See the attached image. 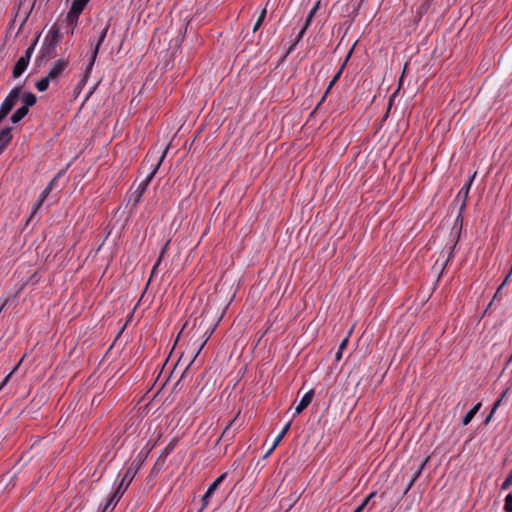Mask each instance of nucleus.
I'll return each mask as SVG.
<instances>
[{
  "mask_svg": "<svg viewBox=\"0 0 512 512\" xmlns=\"http://www.w3.org/2000/svg\"><path fill=\"white\" fill-rule=\"evenodd\" d=\"M145 457H146V455L142 458V453H140L138 462L133 461L131 463V465L128 467L125 474L123 475V478H122L121 482L119 483L118 487L116 488L115 492L108 499L102 512H106L110 506H113V508H114L117 505V503L119 502V500L121 499V497L123 496V494L125 493L127 488L129 487L130 483L134 479L138 470L140 469Z\"/></svg>",
  "mask_w": 512,
  "mask_h": 512,
  "instance_id": "1",
  "label": "nucleus"
},
{
  "mask_svg": "<svg viewBox=\"0 0 512 512\" xmlns=\"http://www.w3.org/2000/svg\"><path fill=\"white\" fill-rule=\"evenodd\" d=\"M60 39V29L56 25H53L45 37L41 50L35 59L37 66L46 64L49 60L56 57V48Z\"/></svg>",
  "mask_w": 512,
  "mask_h": 512,
  "instance_id": "2",
  "label": "nucleus"
},
{
  "mask_svg": "<svg viewBox=\"0 0 512 512\" xmlns=\"http://www.w3.org/2000/svg\"><path fill=\"white\" fill-rule=\"evenodd\" d=\"M202 325H203V321L200 322V324H199V326H198V328L196 329V332H195V333L199 334V337H200V339H202V342L199 345H195L193 347V349H192L193 357L191 358V360L189 361V363L186 366L185 370L183 371V373L181 375V378L176 383L175 388L177 386H179L181 381L185 378L188 368L196 360V358L200 354L201 350L205 346L206 342L208 341V339L211 337V335L213 334V332L215 330V327L210 328V327H206V326L202 329Z\"/></svg>",
  "mask_w": 512,
  "mask_h": 512,
  "instance_id": "3",
  "label": "nucleus"
},
{
  "mask_svg": "<svg viewBox=\"0 0 512 512\" xmlns=\"http://www.w3.org/2000/svg\"><path fill=\"white\" fill-rule=\"evenodd\" d=\"M168 146L164 149L161 157L158 159L157 163L154 165L152 164L153 168L151 170V172L147 175V177L139 184L138 188L131 194L130 196V199H129V202L130 201H133V207H135L142 195L144 194V192L146 191L149 183L151 182V180L153 179V177L155 176V174L157 173L161 163L163 162L165 156H166V153L168 151Z\"/></svg>",
  "mask_w": 512,
  "mask_h": 512,
  "instance_id": "4",
  "label": "nucleus"
},
{
  "mask_svg": "<svg viewBox=\"0 0 512 512\" xmlns=\"http://www.w3.org/2000/svg\"><path fill=\"white\" fill-rule=\"evenodd\" d=\"M109 27H110V24H109V23H107V24L105 25V27L101 30V33H100L99 39H98V41H97V43H96V46H95V48H94V51H93V53H92L91 60H90V62H89V64H88V66H87V67H86V69H85V73H84V75H83V78H82V79L80 80V82L78 83V87H81V86H84V85H85V83H86V81H87V78L89 77V74H90V72H91V70H92V67H93V65H94V62H95V60H96V57H97V55H98L99 48H100L101 44L103 43V41H104V39H105V37H106V35H107V32H108V30H109Z\"/></svg>",
  "mask_w": 512,
  "mask_h": 512,
  "instance_id": "5",
  "label": "nucleus"
},
{
  "mask_svg": "<svg viewBox=\"0 0 512 512\" xmlns=\"http://www.w3.org/2000/svg\"><path fill=\"white\" fill-rule=\"evenodd\" d=\"M22 88L23 86H15L12 88L9 92V94L6 96L4 101L2 102L0 106V111L3 112L5 115H9V113L12 111V109L15 107L17 102L20 99V96L22 94Z\"/></svg>",
  "mask_w": 512,
  "mask_h": 512,
  "instance_id": "6",
  "label": "nucleus"
},
{
  "mask_svg": "<svg viewBox=\"0 0 512 512\" xmlns=\"http://www.w3.org/2000/svg\"><path fill=\"white\" fill-rule=\"evenodd\" d=\"M69 66V59L60 58L54 61L47 73L51 82H57Z\"/></svg>",
  "mask_w": 512,
  "mask_h": 512,
  "instance_id": "7",
  "label": "nucleus"
},
{
  "mask_svg": "<svg viewBox=\"0 0 512 512\" xmlns=\"http://www.w3.org/2000/svg\"><path fill=\"white\" fill-rule=\"evenodd\" d=\"M239 415L240 412H238L237 415L227 424L221 436L217 440V443H219L221 440H224L225 442H230L234 438L235 432L231 431V428L233 426H237V428L241 426V423H238Z\"/></svg>",
  "mask_w": 512,
  "mask_h": 512,
  "instance_id": "8",
  "label": "nucleus"
},
{
  "mask_svg": "<svg viewBox=\"0 0 512 512\" xmlns=\"http://www.w3.org/2000/svg\"><path fill=\"white\" fill-rule=\"evenodd\" d=\"M13 138L12 128L9 126H5L0 130V155L4 152V150L11 143Z\"/></svg>",
  "mask_w": 512,
  "mask_h": 512,
  "instance_id": "9",
  "label": "nucleus"
},
{
  "mask_svg": "<svg viewBox=\"0 0 512 512\" xmlns=\"http://www.w3.org/2000/svg\"><path fill=\"white\" fill-rule=\"evenodd\" d=\"M475 175H476V172L468 178V180L466 181V183L464 184V186L462 187V189L460 190V192L457 195V199H459L460 197L463 198L462 204H461V211H464L466 208V203H467L470 187L473 183Z\"/></svg>",
  "mask_w": 512,
  "mask_h": 512,
  "instance_id": "10",
  "label": "nucleus"
},
{
  "mask_svg": "<svg viewBox=\"0 0 512 512\" xmlns=\"http://www.w3.org/2000/svg\"><path fill=\"white\" fill-rule=\"evenodd\" d=\"M81 13L82 11L76 9L74 6L71 5L70 10L66 15V23L71 27V34L73 33L74 28L77 26L78 19Z\"/></svg>",
  "mask_w": 512,
  "mask_h": 512,
  "instance_id": "11",
  "label": "nucleus"
},
{
  "mask_svg": "<svg viewBox=\"0 0 512 512\" xmlns=\"http://www.w3.org/2000/svg\"><path fill=\"white\" fill-rule=\"evenodd\" d=\"M29 62L28 61V58L25 59L23 58L22 56L17 60V62L15 63L14 67H13V70H12V77L13 78H18L20 77L24 71L27 69L28 65H29Z\"/></svg>",
  "mask_w": 512,
  "mask_h": 512,
  "instance_id": "12",
  "label": "nucleus"
},
{
  "mask_svg": "<svg viewBox=\"0 0 512 512\" xmlns=\"http://www.w3.org/2000/svg\"><path fill=\"white\" fill-rule=\"evenodd\" d=\"M313 396H314L313 389H311L307 393H305L295 408V414H300L304 409H306L312 402Z\"/></svg>",
  "mask_w": 512,
  "mask_h": 512,
  "instance_id": "13",
  "label": "nucleus"
},
{
  "mask_svg": "<svg viewBox=\"0 0 512 512\" xmlns=\"http://www.w3.org/2000/svg\"><path fill=\"white\" fill-rule=\"evenodd\" d=\"M217 488V484L211 483L206 493L201 498V508L198 512H203V510L209 505V500Z\"/></svg>",
  "mask_w": 512,
  "mask_h": 512,
  "instance_id": "14",
  "label": "nucleus"
},
{
  "mask_svg": "<svg viewBox=\"0 0 512 512\" xmlns=\"http://www.w3.org/2000/svg\"><path fill=\"white\" fill-rule=\"evenodd\" d=\"M21 102L23 107L29 110L30 107L34 106L37 102V97L32 92H25L21 94Z\"/></svg>",
  "mask_w": 512,
  "mask_h": 512,
  "instance_id": "15",
  "label": "nucleus"
},
{
  "mask_svg": "<svg viewBox=\"0 0 512 512\" xmlns=\"http://www.w3.org/2000/svg\"><path fill=\"white\" fill-rule=\"evenodd\" d=\"M290 426H291V422H288L282 429V431L279 433V435L276 437V439L274 440V443L273 445L271 446V448L266 452V454L264 455V458L268 457L272 452L273 450L278 446V444L281 442V440L283 439V437L286 435V433L288 432V430L290 429Z\"/></svg>",
  "mask_w": 512,
  "mask_h": 512,
  "instance_id": "16",
  "label": "nucleus"
},
{
  "mask_svg": "<svg viewBox=\"0 0 512 512\" xmlns=\"http://www.w3.org/2000/svg\"><path fill=\"white\" fill-rule=\"evenodd\" d=\"M29 110L23 106H20L10 117V121L13 124L19 123L27 114Z\"/></svg>",
  "mask_w": 512,
  "mask_h": 512,
  "instance_id": "17",
  "label": "nucleus"
},
{
  "mask_svg": "<svg viewBox=\"0 0 512 512\" xmlns=\"http://www.w3.org/2000/svg\"><path fill=\"white\" fill-rule=\"evenodd\" d=\"M481 407V403H477L476 405H474L467 413L466 415L463 417L462 419V424L464 426L468 425L472 419L474 418V416L476 415V413L479 411Z\"/></svg>",
  "mask_w": 512,
  "mask_h": 512,
  "instance_id": "18",
  "label": "nucleus"
},
{
  "mask_svg": "<svg viewBox=\"0 0 512 512\" xmlns=\"http://www.w3.org/2000/svg\"><path fill=\"white\" fill-rule=\"evenodd\" d=\"M52 191L51 185H47V187L42 191L39 200L34 204L31 217L36 213V211L40 208L43 201L46 199V197L49 195V193Z\"/></svg>",
  "mask_w": 512,
  "mask_h": 512,
  "instance_id": "19",
  "label": "nucleus"
},
{
  "mask_svg": "<svg viewBox=\"0 0 512 512\" xmlns=\"http://www.w3.org/2000/svg\"><path fill=\"white\" fill-rule=\"evenodd\" d=\"M175 445H176V442L175 440H172L165 448L164 450L162 451L161 455L159 456L156 464H158L160 461H162V463L165 462V458L174 450L175 448Z\"/></svg>",
  "mask_w": 512,
  "mask_h": 512,
  "instance_id": "20",
  "label": "nucleus"
},
{
  "mask_svg": "<svg viewBox=\"0 0 512 512\" xmlns=\"http://www.w3.org/2000/svg\"><path fill=\"white\" fill-rule=\"evenodd\" d=\"M51 79L46 75L35 83V87L39 92H44L48 89Z\"/></svg>",
  "mask_w": 512,
  "mask_h": 512,
  "instance_id": "21",
  "label": "nucleus"
},
{
  "mask_svg": "<svg viewBox=\"0 0 512 512\" xmlns=\"http://www.w3.org/2000/svg\"><path fill=\"white\" fill-rule=\"evenodd\" d=\"M306 30H307V29H306V27H302V29H301V30H300V32L298 33V35H297V37H296L295 41H294V42H293V44L288 48V50H287V52H286V54H287V55H288V54H290V53L294 50V48L296 47V45H297V44L299 43V41L303 38V36H304V34H305Z\"/></svg>",
  "mask_w": 512,
  "mask_h": 512,
  "instance_id": "22",
  "label": "nucleus"
},
{
  "mask_svg": "<svg viewBox=\"0 0 512 512\" xmlns=\"http://www.w3.org/2000/svg\"><path fill=\"white\" fill-rule=\"evenodd\" d=\"M352 52H353V47H352V48L350 49V51L348 52V54H347V56H346V58H345L344 62L342 63V65H341L340 69L338 70V72H337V73L334 75V77L332 78V79H334V81H338V80H339V78H340V76H341V74H342V72H343V70H344V68H345V66H346V64H347V62H348V60H349V58L351 57Z\"/></svg>",
  "mask_w": 512,
  "mask_h": 512,
  "instance_id": "23",
  "label": "nucleus"
},
{
  "mask_svg": "<svg viewBox=\"0 0 512 512\" xmlns=\"http://www.w3.org/2000/svg\"><path fill=\"white\" fill-rule=\"evenodd\" d=\"M169 243H170V241H168V242L165 244V246L162 248V250H161V252H160V256H159V258L157 259V261H156L155 265H154V266H153V268H152L151 277L155 274V272H156V270H157L158 266L160 265L161 260H162V258H163V255H164V253L166 252V250H167V248H168Z\"/></svg>",
  "mask_w": 512,
  "mask_h": 512,
  "instance_id": "24",
  "label": "nucleus"
},
{
  "mask_svg": "<svg viewBox=\"0 0 512 512\" xmlns=\"http://www.w3.org/2000/svg\"><path fill=\"white\" fill-rule=\"evenodd\" d=\"M429 461V457H427L420 465L419 467L417 468V470L415 471V473L413 474L412 476V483H415V481L419 478V476L421 475L425 465L427 464V462Z\"/></svg>",
  "mask_w": 512,
  "mask_h": 512,
  "instance_id": "25",
  "label": "nucleus"
},
{
  "mask_svg": "<svg viewBox=\"0 0 512 512\" xmlns=\"http://www.w3.org/2000/svg\"><path fill=\"white\" fill-rule=\"evenodd\" d=\"M37 44V38H35L33 40V42L30 44V46L26 49L25 51V54L22 56L23 58L27 59L28 58V61H30L31 59V56L34 52V49H35V46Z\"/></svg>",
  "mask_w": 512,
  "mask_h": 512,
  "instance_id": "26",
  "label": "nucleus"
},
{
  "mask_svg": "<svg viewBox=\"0 0 512 512\" xmlns=\"http://www.w3.org/2000/svg\"><path fill=\"white\" fill-rule=\"evenodd\" d=\"M89 1L90 0H73L71 5L83 12Z\"/></svg>",
  "mask_w": 512,
  "mask_h": 512,
  "instance_id": "27",
  "label": "nucleus"
},
{
  "mask_svg": "<svg viewBox=\"0 0 512 512\" xmlns=\"http://www.w3.org/2000/svg\"><path fill=\"white\" fill-rule=\"evenodd\" d=\"M23 361V358L18 362V364L12 369V371L3 379V381L0 383V390L3 389V387L7 384L9 381L11 375L18 369L19 365Z\"/></svg>",
  "mask_w": 512,
  "mask_h": 512,
  "instance_id": "28",
  "label": "nucleus"
},
{
  "mask_svg": "<svg viewBox=\"0 0 512 512\" xmlns=\"http://www.w3.org/2000/svg\"><path fill=\"white\" fill-rule=\"evenodd\" d=\"M511 274H512V272L510 271L509 274L504 279V281L502 282V284L497 288L496 293L494 294L493 300H496V299L500 298L501 290L506 285V283H507L509 277L511 276Z\"/></svg>",
  "mask_w": 512,
  "mask_h": 512,
  "instance_id": "29",
  "label": "nucleus"
},
{
  "mask_svg": "<svg viewBox=\"0 0 512 512\" xmlns=\"http://www.w3.org/2000/svg\"><path fill=\"white\" fill-rule=\"evenodd\" d=\"M504 511L512 512V493L508 494L505 498Z\"/></svg>",
  "mask_w": 512,
  "mask_h": 512,
  "instance_id": "30",
  "label": "nucleus"
},
{
  "mask_svg": "<svg viewBox=\"0 0 512 512\" xmlns=\"http://www.w3.org/2000/svg\"><path fill=\"white\" fill-rule=\"evenodd\" d=\"M337 81H334V79H332L330 82H329V85L324 93V95L322 96L321 100L319 101V103L317 104V107L318 108L322 103L323 101L325 100L327 94L329 93L330 89L335 85Z\"/></svg>",
  "mask_w": 512,
  "mask_h": 512,
  "instance_id": "31",
  "label": "nucleus"
},
{
  "mask_svg": "<svg viewBox=\"0 0 512 512\" xmlns=\"http://www.w3.org/2000/svg\"><path fill=\"white\" fill-rule=\"evenodd\" d=\"M376 496V492L373 491L371 492L364 500L363 502L360 504L361 506H363V508H365L369 502L371 501V499H373L374 497Z\"/></svg>",
  "mask_w": 512,
  "mask_h": 512,
  "instance_id": "32",
  "label": "nucleus"
},
{
  "mask_svg": "<svg viewBox=\"0 0 512 512\" xmlns=\"http://www.w3.org/2000/svg\"><path fill=\"white\" fill-rule=\"evenodd\" d=\"M63 173H64V170L59 171V172L55 175V177H54V178L49 182V184H48V185H51V189H53V187L56 185V183H57L58 179L63 175Z\"/></svg>",
  "mask_w": 512,
  "mask_h": 512,
  "instance_id": "33",
  "label": "nucleus"
},
{
  "mask_svg": "<svg viewBox=\"0 0 512 512\" xmlns=\"http://www.w3.org/2000/svg\"><path fill=\"white\" fill-rule=\"evenodd\" d=\"M227 472L222 473L220 476H218L212 483L217 484V487L226 479Z\"/></svg>",
  "mask_w": 512,
  "mask_h": 512,
  "instance_id": "34",
  "label": "nucleus"
},
{
  "mask_svg": "<svg viewBox=\"0 0 512 512\" xmlns=\"http://www.w3.org/2000/svg\"><path fill=\"white\" fill-rule=\"evenodd\" d=\"M511 484H512V478L507 476L506 479L504 480V482L502 483L501 489L506 490L510 487Z\"/></svg>",
  "mask_w": 512,
  "mask_h": 512,
  "instance_id": "35",
  "label": "nucleus"
},
{
  "mask_svg": "<svg viewBox=\"0 0 512 512\" xmlns=\"http://www.w3.org/2000/svg\"><path fill=\"white\" fill-rule=\"evenodd\" d=\"M456 244H457V241L450 247V251H449V254H448V257H447L446 261L443 264V268L445 267L447 262L453 257V253H454V249L456 247Z\"/></svg>",
  "mask_w": 512,
  "mask_h": 512,
  "instance_id": "36",
  "label": "nucleus"
},
{
  "mask_svg": "<svg viewBox=\"0 0 512 512\" xmlns=\"http://www.w3.org/2000/svg\"><path fill=\"white\" fill-rule=\"evenodd\" d=\"M319 7H320V1H317L316 4L314 5V7L311 9V11L308 14L309 18L314 17V15L317 12V10L319 9Z\"/></svg>",
  "mask_w": 512,
  "mask_h": 512,
  "instance_id": "37",
  "label": "nucleus"
},
{
  "mask_svg": "<svg viewBox=\"0 0 512 512\" xmlns=\"http://www.w3.org/2000/svg\"><path fill=\"white\" fill-rule=\"evenodd\" d=\"M462 213L463 211H461V208L459 209V214L456 218V221H455V226L460 224V226H462V223H463V216H462Z\"/></svg>",
  "mask_w": 512,
  "mask_h": 512,
  "instance_id": "38",
  "label": "nucleus"
},
{
  "mask_svg": "<svg viewBox=\"0 0 512 512\" xmlns=\"http://www.w3.org/2000/svg\"><path fill=\"white\" fill-rule=\"evenodd\" d=\"M347 344H348V337H346V338H344V339L342 340V342H341V343H340V345H339L338 350H340V351H342V352H343V350L347 347Z\"/></svg>",
  "mask_w": 512,
  "mask_h": 512,
  "instance_id": "39",
  "label": "nucleus"
},
{
  "mask_svg": "<svg viewBox=\"0 0 512 512\" xmlns=\"http://www.w3.org/2000/svg\"><path fill=\"white\" fill-rule=\"evenodd\" d=\"M502 401H503L502 398H499L495 401V403L492 406V413H494L497 410V408L500 406Z\"/></svg>",
  "mask_w": 512,
  "mask_h": 512,
  "instance_id": "40",
  "label": "nucleus"
},
{
  "mask_svg": "<svg viewBox=\"0 0 512 512\" xmlns=\"http://www.w3.org/2000/svg\"><path fill=\"white\" fill-rule=\"evenodd\" d=\"M266 13H267L266 8L262 9V11L260 12V15L258 17V20L263 22L266 17Z\"/></svg>",
  "mask_w": 512,
  "mask_h": 512,
  "instance_id": "41",
  "label": "nucleus"
},
{
  "mask_svg": "<svg viewBox=\"0 0 512 512\" xmlns=\"http://www.w3.org/2000/svg\"><path fill=\"white\" fill-rule=\"evenodd\" d=\"M263 22L259 21L257 19L256 23L254 24V27H253V32H256L262 25Z\"/></svg>",
  "mask_w": 512,
  "mask_h": 512,
  "instance_id": "42",
  "label": "nucleus"
},
{
  "mask_svg": "<svg viewBox=\"0 0 512 512\" xmlns=\"http://www.w3.org/2000/svg\"><path fill=\"white\" fill-rule=\"evenodd\" d=\"M414 485V483H412V479L409 481V483L407 484V487L404 491V494H407L408 491L412 488V486Z\"/></svg>",
  "mask_w": 512,
  "mask_h": 512,
  "instance_id": "43",
  "label": "nucleus"
},
{
  "mask_svg": "<svg viewBox=\"0 0 512 512\" xmlns=\"http://www.w3.org/2000/svg\"><path fill=\"white\" fill-rule=\"evenodd\" d=\"M312 19L313 18H309V16H307L303 27H306V29H307L310 26Z\"/></svg>",
  "mask_w": 512,
  "mask_h": 512,
  "instance_id": "44",
  "label": "nucleus"
},
{
  "mask_svg": "<svg viewBox=\"0 0 512 512\" xmlns=\"http://www.w3.org/2000/svg\"><path fill=\"white\" fill-rule=\"evenodd\" d=\"M342 358V351L338 350L335 355V360L339 361Z\"/></svg>",
  "mask_w": 512,
  "mask_h": 512,
  "instance_id": "45",
  "label": "nucleus"
},
{
  "mask_svg": "<svg viewBox=\"0 0 512 512\" xmlns=\"http://www.w3.org/2000/svg\"><path fill=\"white\" fill-rule=\"evenodd\" d=\"M494 413H492V411L490 412V414L486 417V419L484 420V424H488L492 418Z\"/></svg>",
  "mask_w": 512,
  "mask_h": 512,
  "instance_id": "46",
  "label": "nucleus"
},
{
  "mask_svg": "<svg viewBox=\"0 0 512 512\" xmlns=\"http://www.w3.org/2000/svg\"><path fill=\"white\" fill-rule=\"evenodd\" d=\"M406 67H407V63H406V64H405V66H404L402 76L399 78V86L402 84L403 76H404V73H405Z\"/></svg>",
  "mask_w": 512,
  "mask_h": 512,
  "instance_id": "47",
  "label": "nucleus"
},
{
  "mask_svg": "<svg viewBox=\"0 0 512 512\" xmlns=\"http://www.w3.org/2000/svg\"><path fill=\"white\" fill-rule=\"evenodd\" d=\"M508 391H509V388L505 389V390L502 392V394H501V396H500V398H502V400L506 397V395H507Z\"/></svg>",
  "mask_w": 512,
  "mask_h": 512,
  "instance_id": "48",
  "label": "nucleus"
},
{
  "mask_svg": "<svg viewBox=\"0 0 512 512\" xmlns=\"http://www.w3.org/2000/svg\"><path fill=\"white\" fill-rule=\"evenodd\" d=\"M365 508H363V506L359 505L355 510L354 512H363Z\"/></svg>",
  "mask_w": 512,
  "mask_h": 512,
  "instance_id": "49",
  "label": "nucleus"
},
{
  "mask_svg": "<svg viewBox=\"0 0 512 512\" xmlns=\"http://www.w3.org/2000/svg\"><path fill=\"white\" fill-rule=\"evenodd\" d=\"M124 328H125V326H123V328H121V331L119 332V334L117 335V337H119V336H120V334L122 333V331H124Z\"/></svg>",
  "mask_w": 512,
  "mask_h": 512,
  "instance_id": "50",
  "label": "nucleus"
},
{
  "mask_svg": "<svg viewBox=\"0 0 512 512\" xmlns=\"http://www.w3.org/2000/svg\"><path fill=\"white\" fill-rule=\"evenodd\" d=\"M510 362H512V355H511V356L509 357V359H508V364H509Z\"/></svg>",
  "mask_w": 512,
  "mask_h": 512,
  "instance_id": "51",
  "label": "nucleus"
},
{
  "mask_svg": "<svg viewBox=\"0 0 512 512\" xmlns=\"http://www.w3.org/2000/svg\"><path fill=\"white\" fill-rule=\"evenodd\" d=\"M492 303H494V300H491V302H490V303H489V305H488V308H489L490 306H492Z\"/></svg>",
  "mask_w": 512,
  "mask_h": 512,
  "instance_id": "52",
  "label": "nucleus"
},
{
  "mask_svg": "<svg viewBox=\"0 0 512 512\" xmlns=\"http://www.w3.org/2000/svg\"><path fill=\"white\" fill-rule=\"evenodd\" d=\"M492 303H494V300H491V302H490V303H489V305H488V308H489L490 306H492Z\"/></svg>",
  "mask_w": 512,
  "mask_h": 512,
  "instance_id": "53",
  "label": "nucleus"
},
{
  "mask_svg": "<svg viewBox=\"0 0 512 512\" xmlns=\"http://www.w3.org/2000/svg\"><path fill=\"white\" fill-rule=\"evenodd\" d=\"M508 476L512 478V470L509 472Z\"/></svg>",
  "mask_w": 512,
  "mask_h": 512,
  "instance_id": "54",
  "label": "nucleus"
},
{
  "mask_svg": "<svg viewBox=\"0 0 512 512\" xmlns=\"http://www.w3.org/2000/svg\"><path fill=\"white\" fill-rule=\"evenodd\" d=\"M461 231V229L459 230ZM460 238V232H458V235H457V240Z\"/></svg>",
  "mask_w": 512,
  "mask_h": 512,
  "instance_id": "55",
  "label": "nucleus"
}]
</instances>
